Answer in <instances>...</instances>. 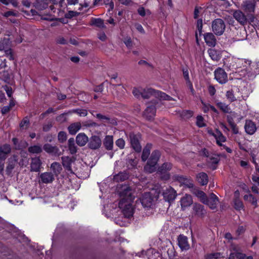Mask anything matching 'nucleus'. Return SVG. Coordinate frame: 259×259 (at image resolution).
<instances>
[{
	"label": "nucleus",
	"mask_w": 259,
	"mask_h": 259,
	"mask_svg": "<svg viewBox=\"0 0 259 259\" xmlns=\"http://www.w3.org/2000/svg\"><path fill=\"white\" fill-rule=\"evenodd\" d=\"M119 196L120 200L119 202V207L122 209L125 217H132L134 213L132 203L135 198L133 190L128 186H122L119 192Z\"/></svg>",
	"instance_id": "obj_1"
},
{
	"label": "nucleus",
	"mask_w": 259,
	"mask_h": 259,
	"mask_svg": "<svg viewBox=\"0 0 259 259\" xmlns=\"http://www.w3.org/2000/svg\"><path fill=\"white\" fill-rule=\"evenodd\" d=\"M153 96L160 100H171L172 98L165 93L159 91L155 90L151 88L143 89L141 97L144 99H148Z\"/></svg>",
	"instance_id": "obj_2"
},
{
	"label": "nucleus",
	"mask_w": 259,
	"mask_h": 259,
	"mask_svg": "<svg viewBox=\"0 0 259 259\" xmlns=\"http://www.w3.org/2000/svg\"><path fill=\"white\" fill-rule=\"evenodd\" d=\"M160 156V152L158 150H155L152 153L147 164L144 167V170L146 172L152 173L156 170V164Z\"/></svg>",
	"instance_id": "obj_3"
},
{
	"label": "nucleus",
	"mask_w": 259,
	"mask_h": 259,
	"mask_svg": "<svg viewBox=\"0 0 259 259\" xmlns=\"http://www.w3.org/2000/svg\"><path fill=\"white\" fill-rule=\"evenodd\" d=\"M212 31L217 35H221L224 32L226 25L224 21L221 19H216L212 22Z\"/></svg>",
	"instance_id": "obj_4"
},
{
	"label": "nucleus",
	"mask_w": 259,
	"mask_h": 259,
	"mask_svg": "<svg viewBox=\"0 0 259 259\" xmlns=\"http://www.w3.org/2000/svg\"><path fill=\"white\" fill-rule=\"evenodd\" d=\"M174 181H178L180 183L181 186L186 188H192L194 186L192 179L184 177L182 176L175 175L172 177Z\"/></svg>",
	"instance_id": "obj_5"
},
{
	"label": "nucleus",
	"mask_w": 259,
	"mask_h": 259,
	"mask_svg": "<svg viewBox=\"0 0 259 259\" xmlns=\"http://www.w3.org/2000/svg\"><path fill=\"white\" fill-rule=\"evenodd\" d=\"M172 167V165L169 163H163L158 169V172L160 175L162 180H167L170 178V175L168 173V171L170 170Z\"/></svg>",
	"instance_id": "obj_6"
},
{
	"label": "nucleus",
	"mask_w": 259,
	"mask_h": 259,
	"mask_svg": "<svg viewBox=\"0 0 259 259\" xmlns=\"http://www.w3.org/2000/svg\"><path fill=\"white\" fill-rule=\"evenodd\" d=\"M214 78L221 84H224L228 81L226 72L221 68H218L214 71Z\"/></svg>",
	"instance_id": "obj_7"
},
{
	"label": "nucleus",
	"mask_w": 259,
	"mask_h": 259,
	"mask_svg": "<svg viewBox=\"0 0 259 259\" xmlns=\"http://www.w3.org/2000/svg\"><path fill=\"white\" fill-rule=\"evenodd\" d=\"M163 195L164 199L168 202L173 201L177 196L176 191L171 187L166 188L163 192Z\"/></svg>",
	"instance_id": "obj_8"
},
{
	"label": "nucleus",
	"mask_w": 259,
	"mask_h": 259,
	"mask_svg": "<svg viewBox=\"0 0 259 259\" xmlns=\"http://www.w3.org/2000/svg\"><path fill=\"white\" fill-rule=\"evenodd\" d=\"M102 145V141L100 138L97 136H93L88 141V147L92 150L99 149Z\"/></svg>",
	"instance_id": "obj_9"
},
{
	"label": "nucleus",
	"mask_w": 259,
	"mask_h": 259,
	"mask_svg": "<svg viewBox=\"0 0 259 259\" xmlns=\"http://www.w3.org/2000/svg\"><path fill=\"white\" fill-rule=\"evenodd\" d=\"M129 139L133 148L138 152L141 151L142 147L140 144L139 140V136L131 133L129 134Z\"/></svg>",
	"instance_id": "obj_10"
},
{
	"label": "nucleus",
	"mask_w": 259,
	"mask_h": 259,
	"mask_svg": "<svg viewBox=\"0 0 259 259\" xmlns=\"http://www.w3.org/2000/svg\"><path fill=\"white\" fill-rule=\"evenodd\" d=\"M180 202L181 209L183 210H185L187 207L192 204L193 201L190 195L186 194L181 198Z\"/></svg>",
	"instance_id": "obj_11"
},
{
	"label": "nucleus",
	"mask_w": 259,
	"mask_h": 259,
	"mask_svg": "<svg viewBox=\"0 0 259 259\" xmlns=\"http://www.w3.org/2000/svg\"><path fill=\"white\" fill-rule=\"evenodd\" d=\"M244 130L247 134L252 135L256 132L257 130L256 124L251 120H246L244 124Z\"/></svg>",
	"instance_id": "obj_12"
},
{
	"label": "nucleus",
	"mask_w": 259,
	"mask_h": 259,
	"mask_svg": "<svg viewBox=\"0 0 259 259\" xmlns=\"http://www.w3.org/2000/svg\"><path fill=\"white\" fill-rule=\"evenodd\" d=\"M233 17L237 20V21L242 25H244L247 24V19L245 15L240 10H236L233 12Z\"/></svg>",
	"instance_id": "obj_13"
},
{
	"label": "nucleus",
	"mask_w": 259,
	"mask_h": 259,
	"mask_svg": "<svg viewBox=\"0 0 259 259\" xmlns=\"http://www.w3.org/2000/svg\"><path fill=\"white\" fill-rule=\"evenodd\" d=\"M75 159L73 157L69 156L62 157V163L64 168L69 171L70 173H73L72 169V164L74 162Z\"/></svg>",
	"instance_id": "obj_14"
},
{
	"label": "nucleus",
	"mask_w": 259,
	"mask_h": 259,
	"mask_svg": "<svg viewBox=\"0 0 259 259\" xmlns=\"http://www.w3.org/2000/svg\"><path fill=\"white\" fill-rule=\"evenodd\" d=\"M141 202L144 207H150L153 203V198L149 192L145 193L140 198Z\"/></svg>",
	"instance_id": "obj_15"
},
{
	"label": "nucleus",
	"mask_w": 259,
	"mask_h": 259,
	"mask_svg": "<svg viewBox=\"0 0 259 259\" xmlns=\"http://www.w3.org/2000/svg\"><path fill=\"white\" fill-rule=\"evenodd\" d=\"M218 203L219 199L218 197L214 194L211 193L205 204L208 205L210 209H214L217 208Z\"/></svg>",
	"instance_id": "obj_16"
},
{
	"label": "nucleus",
	"mask_w": 259,
	"mask_h": 259,
	"mask_svg": "<svg viewBox=\"0 0 259 259\" xmlns=\"http://www.w3.org/2000/svg\"><path fill=\"white\" fill-rule=\"evenodd\" d=\"M178 245L180 248L182 250H188L190 248V245L188 243V238L183 235H180L178 238Z\"/></svg>",
	"instance_id": "obj_17"
},
{
	"label": "nucleus",
	"mask_w": 259,
	"mask_h": 259,
	"mask_svg": "<svg viewBox=\"0 0 259 259\" xmlns=\"http://www.w3.org/2000/svg\"><path fill=\"white\" fill-rule=\"evenodd\" d=\"M257 1L253 2L250 1H245L243 2L242 7L243 10L247 13H253L254 12L255 3Z\"/></svg>",
	"instance_id": "obj_18"
},
{
	"label": "nucleus",
	"mask_w": 259,
	"mask_h": 259,
	"mask_svg": "<svg viewBox=\"0 0 259 259\" xmlns=\"http://www.w3.org/2000/svg\"><path fill=\"white\" fill-rule=\"evenodd\" d=\"M240 193L238 190L234 192V198L233 200L234 207L235 209L240 210L243 209L244 205L242 201L239 198Z\"/></svg>",
	"instance_id": "obj_19"
},
{
	"label": "nucleus",
	"mask_w": 259,
	"mask_h": 259,
	"mask_svg": "<svg viewBox=\"0 0 259 259\" xmlns=\"http://www.w3.org/2000/svg\"><path fill=\"white\" fill-rule=\"evenodd\" d=\"M41 182L45 184L52 183L54 180V176L51 172H45L40 175Z\"/></svg>",
	"instance_id": "obj_20"
},
{
	"label": "nucleus",
	"mask_w": 259,
	"mask_h": 259,
	"mask_svg": "<svg viewBox=\"0 0 259 259\" xmlns=\"http://www.w3.org/2000/svg\"><path fill=\"white\" fill-rule=\"evenodd\" d=\"M156 113V108L154 106L150 105L147 106L144 113V116L148 120H152Z\"/></svg>",
	"instance_id": "obj_21"
},
{
	"label": "nucleus",
	"mask_w": 259,
	"mask_h": 259,
	"mask_svg": "<svg viewBox=\"0 0 259 259\" xmlns=\"http://www.w3.org/2000/svg\"><path fill=\"white\" fill-rule=\"evenodd\" d=\"M41 162L39 157H34L31 159L30 164V171L38 172L40 171Z\"/></svg>",
	"instance_id": "obj_22"
},
{
	"label": "nucleus",
	"mask_w": 259,
	"mask_h": 259,
	"mask_svg": "<svg viewBox=\"0 0 259 259\" xmlns=\"http://www.w3.org/2000/svg\"><path fill=\"white\" fill-rule=\"evenodd\" d=\"M204 38L206 45L209 47H214L217 40L215 36L212 33H206L204 34Z\"/></svg>",
	"instance_id": "obj_23"
},
{
	"label": "nucleus",
	"mask_w": 259,
	"mask_h": 259,
	"mask_svg": "<svg viewBox=\"0 0 259 259\" xmlns=\"http://www.w3.org/2000/svg\"><path fill=\"white\" fill-rule=\"evenodd\" d=\"M11 148L9 145L5 144L0 147V159L4 161L11 152Z\"/></svg>",
	"instance_id": "obj_24"
},
{
	"label": "nucleus",
	"mask_w": 259,
	"mask_h": 259,
	"mask_svg": "<svg viewBox=\"0 0 259 259\" xmlns=\"http://www.w3.org/2000/svg\"><path fill=\"white\" fill-rule=\"evenodd\" d=\"M88 141L89 138L84 133H79L76 137V142L79 146H84Z\"/></svg>",
	"instance_id": "obj_25"
},
{
	"label": "nucleus",
	"mask_w": 259,
	"mask_h": 259,
	"mask_svg": "<svg viewBox=\"0 0 259 259\" xmlns=\"http://www.w3.org/2000/svg\"><path fill=\"white\" fill-rule=\"evenodd\" d=\"M96 116L97 118L101 120L105 123H110L113 125L116 124L117 123L115 119L110 118L108 116L98 113L96 114Z\"/></svg>",
	"instance_id": "obj_26"
},
{
	"label": "nucleus",
	"mask_w": 259,
	"mask_h": 259,
	"mask_svg": "<svg viewBox=\"0 0 259 259\" xmlns=\"http://www.w3.org/2000/svg\"><path fill=\"white\" fill-rule=\"evenodd\" d=\"M207 52L211 59L214 61H218L221 58L222 55L220 51L214 49H209L208 50Z\"/></svg>",
	"instance_id": "obj_27"
},
{
	"label": "nucleus",
	"mask_w": 259,
	"mask_h": 259,
	"mask_svg": "<svg viewBox=\"0 0 259 259\" xmlns=\"http://www.w3.org/2000/svg\"><path fill=\"white\" fill-rule=\"evenodd\" d=\"M196 179L201 185H206L208 183V176L205 172H201L199 173L196 176Z\"/></svg>",
	"instance_id": "obj_28"
},
{
	"label": "nucleus",
	"mask_w": 259,
	"mask_h": 259,
	"mask_svg": "<svg viewBox=\"0 0 259 259\" xmlns=\"http://www.w3.org/2000/svg\"><path fill=\"white\" fill-rule=\"evenodd\" d=\"M214 138L216 140L217 144L220 146H223L222 143L225 142L226 140L225 137L218 130H216L215 132Z\"/></svg>",
	"instance_id": "obj_29"
},
{
	"label": "nucleus",
	"mask_w": 259,
	"mask_h": 259,
	"mask_svg": "<svg viewBox=\"0 0 259 259\" xmlns=\"http://www.w3.org/2000/svg\"><path fill=\"white\" fill-rule=\"evenodd\" d=\"M193 209L195 214L198 216H202L206 212L204 207L202 205L197 203L194 204Z\"/></svg>",
	"instance_id": "obj_30"
},
{
	"label": "nucleus",
	"mask_w": 259,
	"mask_h": 259,
	"mask_svg": "<svg viewBox=\"0 0 259 259\" xmlns=\"http://www.w3.org/2000/svg\"><path fill=\"white\" fill-rule=\"evenodd\" d=\"M104 145L106 149L111 150L113 147V138L112 136H107L104 139Z\"/></svg>",
	"instance_id": "obj_31"
},
{
	"label": "nucleus",
	"mask_w": 259,
	"mask_h": 259,
	"mask_svg": "<svg viewBox=\"0 0 259 259\" xmlns=\"http://www.w3.org/2000/svg\"><path fill=\"white\" fill-rule=\"evenodd\" d=\"M81 128V123L79 122L71 124L68 127L69 133L71 135H75Z\"/></svg>",
	"instance_id": "obj_32"
},
{
	"label": "nucleus",
	"mask_w": 259,
	"mask_h": 259,
	"mask_svg": "<svg viewBox=\"0 0 259 259\" xmlns=\"http://www.w3.org/2000/svg\"><path fill=\"white\" fill-rule=\"evenodd\" d=\"M50 168L54 173V175L58 176L61 172L62 168L60 163L57 162L52 163Z\"/></svg>",
	"instance_id": "obj_33"
},
{
	"label": "nucleus",
	"mask_w": 259,
	"mask_h": 259,
	"mask_svg": "<svg viewBox=\"0 0 259 259\" xmlns=\"http://www.w3.org/2000/svg\"><path fill=\"white\" fill-rule=\"evenodd\" d=\"M44 150L47 153L56 155L58 153L59 149L56 146H53L49 144H46L44 146Z\"/></svg>",
	"instance_id": "obj_34"
},
{
	"label": "nucleus",
	"mask_w": 259,
	"mask_h": 259,
	"mask_svg": "<svg viewBox=\"0 0 259 259\" xmlns=\"http://www.w3.org/2000/svg\"><path fill=\"white\" fill-rule=\"evenodd\" d=\"M216 105L223 112L225 113H231V109L229 105L222 102H217Z\"/></svg>",
	"instance_id": "obj_35"
},
{
	"label": "nucleus",
	"mask_w": 259,
	"mask_h": 259,
	"mask_svg": "<svg viewBox=\"0 0 259 259\" xmlns=\"http://www.w3.org/2000/svg\"><path fill=\"white\" fill-rule=\"evenodd\" d=\"M234 250V252L230 253L229 259H245V254L238 252L235 248Z\"/></svg>",
	"instance_id": "obj_36"
},
{
	"label": "nucleus",
	"mask_w": 259,
	"mask_h": 259,
	"mask_svg": "<svg viewBox=\"0 0 259 259\" xmlns=\"http://www.w3.org/2000/svg\"><path fill=\"white\" fill-rule=\"evenodd\" d=\"M68 145L69 150L71 154H73L76 153L77 147L75 145L74 138H71L68 140Z\"/></svg>",
	"instance_id": "obj_37"
},
{
	"label": "nucleus",
	"mask_w": 259,
	"mask_h": 259,
	"mask_svg": "<svg viewBox=\"0 0 259 259\" xmlns=\"http://www.w3.org/2000/svg\"><path fill=\"white\" fill-rule=\"evenodd\" d=\"M151 146L152 145L151 144H147L144 148L142 155V159L143 161H145L147 159L150 155Z\"/></svg>",
	"instance_id": "obj_38"
},
{
	"label": "nucleus",
	"mask_w": 259,
	"mask_h": 259,
	"mask_svg": "<svg viewBox=\"0 0 259 259\" xmlns=\"http://www.w3.org/2000/svg\"><path fill=\"white\" fill-rule=\"evenodd\" d=\"M48 6L47 0L37 1L35 4V7L39 10H42L46 9Z\"/></svg>",
	"instance_id": "obj_39"
},
{
	"label": "nucleus",
	"mask_w": 259,
	"mask_h": 259,
	"mask_svg": "<svg viewBox=\"0 0 259 259\" xmlns=\"http://www.w3.org/2000/svg\"><path fill=\"white\" fill-rule=\"evenodd\" d=\"M92 24L94 25L99 28H105L106 26L104 25L103 20L100 18H94L92 20Z\"/></svg>",
	"instance_id": "obj_40"
},
{
	"label": "nucleus",
	"mask_w": 259,
	"mask_h": 259,
	"mask_svg": "<svg viewBox=\"0 0 259 259\" xmlns=\"http://www.w3.org/2000/svg\"><path fill=\"white\" fill-rule=\"evenodd\" d=\"M10 47V43L8 39H4L0 41V51H4Z\"/></svg>",
	"instance_id": "obj_41"
},
{
	"label": "nucleus",
	"mask_w": 259,
	"mask_h": 259,
	"mask_svg": "<svg viewBox=\"0 0 259 259\" xmlns=\"http://www.w3.org/2000/svg\"><path fill=\"white\" fill-rule=\"evenodd\" d=\"M226 97L230 102H233L238 100L234 95V91L232 90L228 91L226 93ZM238 100H240L238 99Z\"/></svg>",
	"instance_id": "obj_42"
},
{
	"label": "nucleus",
	"mask_w": 259,
	"mask_h": 259,
	"mask_svg": "<svg viewBox=\"0 0 259 259\" xmlns=\"http://www.w3.org/2000/svg\"><path fill=\"white\" fill-rule=\"evenodd\" d=\"M193 113L190 110H183L180 112V116L184 119H189L193 116Z\"/></svg>",
	"instance_id": "obj_43"
},
{
	"label": "nucleus",
	"mask_w": 259,
	"mask_h": 259,
	"mask_svg": "<svg viewBox=\"0 0 259 259\" xmlns=\"http://www.w3.org/2000/svg\"><path fill=\"white\" fill-rule=\"evenodd\" d=\"M28 151L31 153L38 154L40 153L42 151V149L40 146L34 145L29 147Z\"/></svg>",
	"instance_id": "obj_44"
},
{
	"label": "nucleus",
	"mask_w": 259,
	"mask_h": 259,
	"mask_svg": "<svg viewBox=\"0 0 259 259\" xmlns=\"http://www.w3.org/2000/svg\"><path fill=\"white\" fill-rule=\"evenodd\" d=\"M183 74H184V76L185 79L187 81V84L188 86L189 87V89H190L192 93L193 94L194 92V90L193 88L192 84L190 81L189 77V73H188V71H184Z\"/></svg>",
	"instance_id": "obj_45"
},
{
	"label": "nucleus",
	"mask_w": 259,
	"mask_h": 259,
	"mask_svg": "<svg viewBox=\"0 0 259 259\" xmlns=\"http://www.w3.org/2000/svg\"><path fill=\"white\" fill-rule=\"evenodd\" d=\"M123 42L124 43L126 47H127L129 49H131L133 47V43L130 37H125L123 39Z\"/></svg>",
	"instance_id": "obj_46"
},
{
	"label": "nucleus",
	"mask_w": 259,
	"mask_h": 259,
	"mask_svg": "<svg viewBox=\"0 0 259 259\" xmlns=\"http://www.w3.org/2000/svg\"><path fill=\"white\" fill-rule=\"evenodd\" d=\"M3 16L5 17H9L11 16L17 17L18 16V12L15 11H8L4 13Z\"/></svg>",
	"instance_id": "obj_47"
},
{
	"label": "nucleus",
	"mask_w": 259,
	"mask_h": 259,
	"mask_svg": "<svg viewBox=\"0 0 259 259\" xmlns=\"http://www.w3.org/2000/svg\"><path fill=\"white\" fill-rule=\"evenodd\" d=\"M5 53V56L8 57L10 60H14L13 54L12 49L10 47L8 49L4 51Z\"/></svg>",
	"instance_id": "obj_48"
},
{
	"label": "nucleus",
	"mask_w": 259,
	"mask_h": 259,
	"mask_svg": "<svg viewBox=\"0 0 259 259\" xmlns=\"http://www.w3.org/2000/svg\"><path fill=\"white\" fill-rule=\"evenodd\" d=\"M143 89L134 88L133 90V94L137 98H140L142 93Z\"/></svg>",
	"instance_id": "obj_49"
},
{
	"label": "nucleus",
	"mask_w": 259,
	"mask_h": 259,
	"mask_svg": "<svg viewBox=\"0 0 259 259\" xmlns=\"http://www.w3.org/2000/svg\"><path fill=\"white\" fill-rule=\"evenodd\" d=\"M196 119V124L199 127H201L205 125L203 121V118L201 115L197 116Z\"/></svg>",
	"instance_id": "obj_50"
},
{
	"label": "nucleus",
	"mask_w": 259,
	"mask_h": 259,
	"mask_svg": "<svg viewBox=\"0 0 259 259\" xmlns=\"http://www.w3.org/2000/svg\"><path fill=\"white\" fill-rule=\"evenodd\" d=\"M58 140L60 142L63 143L66 140V134L64 132H60L58 136Z\"/></svg>",
	"instance_id": "obj_51"
},
{
	"label": "nucleus",
	"mask_w": 259,
	"mask_h": 259,
	"mask_svg": "<svg viewBox=\"0 0 259 259\" xmlns=\"http://www.w3.org/2000/svg\"><path fill=\"white\" fill-rule=\"evenodd\" d=\"M116 145L120 149H123L125 146V142L122 139H119L115 142Z\"/></svg>",
	"instance_id": "obj_52"
},
{
	"label": "nucleus",
	"mask_w": 259,
	"mask_h": 259,
	"mask_svg": "<svg viewBox=\"0 0 259 259\" xmlns=\"http://www.w3.org/2000/svg\"><path fill=\"white\" fill-rule=\"evenodd\" d=\"M80 116H85L88 115V111L85 109H76L74 111Z\"/></svg>",
	"instance_id": "obj_53"
},
{
	"label": "nucleus",
	"mask_w": 259,
	"mask_h": 259,
	"mask_svg": "<svg viewBox=\"0 0 259 259\" xmlns=\"http://www.w3.org/2000/svg\"><path fill=\"white\" fill-rule=\"evenodd\" d=\"M4 90L6 92L8 96L11 98L13 94V90L12 88L8 86L5 85L3 87Z\"/></svg>",
	"instance_id": "obj_54"
},
{
	"label": "nucleus",
	"mask_w": 259,
	"mask_h": 259,
	"mask_svg": "<svg viewBox=\"0 0 259 259\" xmlns=\"http://www.w3.org/2000/svg\"><path fill=\"white\" fill-rule=\"evenodd\" d=\"M98 38L102 41H105L107 39V36L104 32L98 33Z\"/></svg>",
	"instance_id": "obj_55"
},
{
	"label": "nucleus",
	"mask_w": 259,
	"mask_h": 259,
	"mask_svg": "<svg viewBox=\"0 0 259 259\" xmlns=\"http://www.w3.org/2000/svg\"><path fill=\"white\" fill-rule=\"evenodd\" d=\"M135 27L136 29L141 33H142V34L145 33V30H144L143 27H142V26L140 24H139V23L135 24Z\"/></svg>",
	"instance_id": "obj_56"
},
{
	"label": "nucleus",
	"mask_w": 259,
	"mask_h": 259,
	"mask_svg": "<svg viewBox=\"0 0 259 259\" xmlns=\"http://www.w3.org/2000/svg\"><path fill=\"white\" fill-rule=\"evenodd\" d=\"M248 201L250 202L255 207H256L257 206V199L252 195H251V197L249 198Z\"/></svg>",
	"instance_id": "obj_57"
},
{
	"label": "nucleus",
	"mask_w": 259,
	"mask_h": 259,
	"mask_svg": "<svg viewBox=\"0 0 259 259\" xmlns=\"http://www.w3.org/2000/svg\"><path fill=\"white\" fill-rule=\"evenodd\" d=\"M77 13L76 12L70 11L65 14V17L67 18H71L75 16Z\"/></svg>",
	"instance_id": "obj_58"
},
{
	"label": "nucleus",
	"mask_w": 259,
	"mask_h": 259,
	"mask_svg": "<svg viewBox=\"0 0 259 259\" xmlns=\"http://www.w3.org/2000/svg\"><path fill=\"white\" fill-rule=\"evenodd\" d=\"M202 26H203L202 20L199 19L197 21V29L200 33V34L202 32Z\"/></svg>",
	"instance_id": "obj_59"
},
{
	"label": "nucleus",
	"mask_w": 259,
	"mask_h": 259,
	"mask_svg": "<svg viewBox=\"0 0 259 259\" xmlns=\"http://www.w3.org/2000/svg\"><path fill=\"white\" fill-rule=\"evenodd\" d=\"M208 92L210 96H212L214 95L216 92V90L214 88V87L212 85H209L208 87Z\"/></svg>",
	"instance_id": "obj_60"
},
{
	"label": "nucleus",
	"mask_w": 259,
	"mask_h": 259,
	"mask_svg": "<svg viewBox=\"0 0 259 259\" xmlns=\"http://www.w3.org/2000/svg\"><path fill=\"white\" fill-rule=\"evenodd\" d=\"M230 126H231V128H232V131L234 134H237L238 133V132H239L238 128L237 127V126L235 123L233 124Z\"/></svg>",
	"instance_id": "obj_61"
},
{
	"label": "nucleus",
	"mask_w": 259,
	"mask_h": 259,
	"mask_svg": "<svg viewBox=\"0 0 259 259\" xmlns=\"http://www.w3.org/2000/svg\"><path fill=\"white\" fill-rule=\"evenodd\" d=\"M200 199V201L203 203V204H205L206 203H207V200H208V197H207L205 193H204L203 196H202V197H200L199 198Z\"/></svg>",
	"instance_id": "obj_62"
},
{
	"label": "nucleus",
	"mask_w": 259,
	"mask_h": 259,
	"mask_svg": "<svg viewBox=\"0 0 259 259\" xmlns=\"http://www.w3.org/2000/svg\"><path fill=\"white\" fill-rule=\"evenodd\" d=\"M28 120L27 118H25L23 120V121L21 122L20 126L21 127H24L25 126H27L28 124Z\"/></svg>",
	"instance_id": "obj_63"
},
{
	"label": "nucleus",
	"mask_w": 259,
	"mask_h": 259,
	"mask_svg": "<svg viewBox=\"0 0 259 259\" xmlns=\"http://www.w3.org/2000/svg\"><path fill=\"white\" fill-rule=\"evenodd\" d=\"M57 42L60 44H65L67 41L63 37H59L57 39Z\"/></svg>",
	"instance_id": "obj_64"
}]
</instances>
